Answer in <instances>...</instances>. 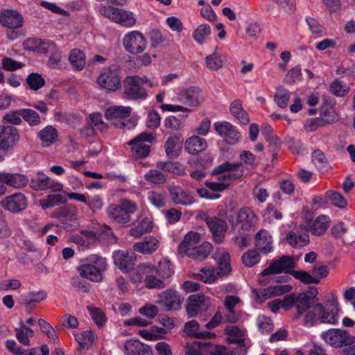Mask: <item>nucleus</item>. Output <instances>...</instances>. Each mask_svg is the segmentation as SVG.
I'll list each match as a JSON object with an SVG mask.
<instances>
[{
	"label": "nucleus",
	"instance_id": "nucleus-36",
	"mask_svg": "<svg viewBox=\"0 0 355 355\" xmlns=\"http://www.w3.org/2000/svg\"><path fill=\"white\" fill-rule=\"evenodd\" d=\"M159 245V241L157 238L148 236L143 241L135 243L133 249L142 254H151L158 248Z\"/></svg>",
	"mask_w": 355,
	"mask_h": 355
},
{
	"label": "nucleus",
	"instance_id": "nucleus-50",
	"mask_svg": "<svg viewBox=\"0 0 355 355\" xmlns=\"http://www.w3.org/2000/svg\"><path fill=\"white\" fill-rule=\"evenodd\" d=\"M320 118L324 125L334 123L338 120V116L334 107L330 103H324L320 108Z\"/></svg>",
	"mask_w": 355,
	"mask_h": 355
},
{
	"label": "nucleus",
	"instance_id": "nucleus-52",
	"mask_svg": "<svg viewBox=\"0 0 355 355\" xmlns=\"http://www.w3.org/2000/svg\"><path fill=\"white\" fill-rule=\"evenodd\" d=\"M69 60L76 71H81L84 69L85 65V53L78 49H73L70 51Z\"/></svg>",
	"mask_w": 355,
	"mask_h": 355
},
{
	"label": "nucleus",
	"instance_id": "nucleus-16",
	"mask_svg": "<svg viewBox=\"0 0 355 355\" xmlns=\"http://www.w3.org/2000/svg\"><path fill=\"white\" fill-rule=\"evenodd\" d=\"M210 306V299L204 294H194L189 297L187 304V313L189 318L206 311Z\"/></svg>",
	"mask_w": 355,
	"mask_h": 355
},
{
	"label": "nucleus",
	"instance_id": "nucleus-21",
	"mask_svg": "<svg viewBox=\"0 0 355 355\" xmlns=\"http://www.w3.org/2000/svg\"><path fill=\"white\" fill-rule=\"evenodd\" d=\"M19 140L18 130L14 126H0V150L5 151L12 148Z\"/></svg>",
	"mask_w": 355,
	"mask_h": 355
},
{
	"label": "nucleus",
	"instance_id": "nucleus-23",
	"mask_svg": "<svg viewBox=\"0 0 355 355\" xmlns=\"http://www.w3.org/2000/svg\"><path fill=\"white\" fill-rule=\"evenodd\" d=\"M114 264L123 272L130 270L135 262L136 255L134 252L117 250L112 254Z\"/></svg>",
	"mask_w": 355,
	"mask_h": 355
},
{
	"label": "nucleus",
	"instance_id": "nucleus-61",
	"mask_svg": "<svg viewBox=\"0 0 355 355\" xmlns=\"http://www.w3.org/2000/svg\"><path fill=\"white\" fill-rule=\"evenodd\" d=\"M349 90V85L339 79H335L329 85L330 92L338 97L345 96Z\"/></svg>",
	"mask_w": 355,
	"mask_h": 355
},
{
	"label": "nucleus",
	"instance_id": "nucleus-17",
	"mask_svg": "<svg viewBox=\"0 0 355 355\" xmlns=\"http://www.w3.org/2000/svg\"><path fill=\"white\" fill-rule=\"evenodd\" d=\"M294 305L297 309L295 317L298 318L309 307V297L306 293H301L297 297L294 295H286L282 300V307L285 310L290 309Z\"/></svg>",
	"mask_w": 355,
	"mask_h": 355
},
{
	"label": "nucleus",
	"instance_id": "nucleus-26",
	"mask_svg": "<svg viewBox=\"0 0 355 355\" xmlns=\"http://www.w3.org/2000/svg\"><path fill=\"white\" fill-rule=\"evenodd\" d=\"M0 182L14 189H19L27 186L29 180L27 176L24 174L0 173Z\"/></svg>",
	"mask_w": 355,
	"mask_h": 355
},
{
	"label": "nucleus",
	"instance_id": "nucleus-42",
	"mask_svg": "<svg viewBox=\"0 0 355 355\" xmlns=\"http://www.w3.org/2000/svg\"><path fill=\"white\" fill-rule=\"evenodd\" d=\"M330 222V218L328 216L320 215L317 217L313 220V224L309 226V232H311L314 235L320 236L328 229Z\"/></svg>",
	"mask_w": 355,
	"mask_h": 355
},
{
	"label": "nucleus",
	"instance_id": "nucleus-51",
	"mask_svg": "<svg viewBox=\"0 0 355 355\" xmlns=\"http://www.w3.org/2000/svg\"><path fill=\"white\" fill-rule=\"evenodd\" d=\"M288 243L295 248H300L306 246L309 243V236L306 233L297 234L290 232L286 236Z\"/></svg>",
	"mask_w": 355,
	"mask_h": 355
},
{
	"label": "nucleus",
	"instance_id": "nucleus-55",
	"mask_svg": "<svg viewBox=\"0 0 355 355\" xmlns=\"http://www.w3.org/2000/svg\"><path fill=\"white\" fill-rule=\"evenodd\" d=\"M184 331L189 336H195L198 338H211L215 334L210 332H200L199 324L196 320L187 322L184 325Z\"/></svg>",
	"mask_w": 355,
	"mask_h": 355
},
{
	"label": "nucleus",
	"instance_id": "nucleus-27",
	"mask_svg": "<svg viewBox=\"0 0 355 355\" xmlns=\"http://www.w3.org/2000/svg\"><path fill=\"white\" fill-rule=\"evenodd\" d=\"M255 246L260 252L267 254L273 250V239L266 230H260L255 235Z\"/></svg>",
	"mask_w": 355,
	"mask_h": 355
},
{
	"label": "nucleus",
	"instance_id": "nucleus-44",
	"mask_svg": "<svg viewBox=\"0 0 355 355\" xmlns=\"http://www.w3.org/2000/svg\"><path fill=\"white\" fill-rule=\"evenodd\" d=\"M207 146L206 140L198 136H193L185 142L186 150L192 155H196L204 150Z\"/></svg>",
	"mask_w": 355,
	"mask_h": 355
},
{
	"label": "nucleus",
	"instance_id": "nucleus-3",
	"mask_svg": "<svg viewBox=\"0 0 355 355\" xmlns=\"http://www.w3.org/2000/svg\"><path fill=\"white\" fill-rule=\"evenodd\" d=\"M98 10L101 16L122 27L132 28L136 24V15L132 11L104 5H101Z\"/></svg>",
	"mask_w": 355,
	"mask_h": 355
},
{
	"label": "nucleus",
	"instance_id": "nucleus-35",
	"mask_svg": "<svg viewBox=\"0 0 355 355\" xmlns=\"http://www.w3.org/2000/svg\"><path fill=\"white\" fill-rule=\"evenodd\" d=\"M153 230V222L148 217H139L133 227H132L129 233L135 238L140 237L144 234L150 232Z\"/></svg>",
	"mask_w": 355,
	"mask_h": 355
},
{
	"label": "nucleus",
	"instance_id": "nucleus-28",
	"mask_svg": "<svg viewBox=\"0 0 355 355\" xmlns=\"http://www.w3.org/2000/svg\"><path fill=\"white\" fill-rule=\"evenodd\" d=\"M0 23L9 29H18L23 25V19L17 12L8 10L0 12Z\"/></svg>",
	"mask_w": 355,
	"mask_h": 355
},
{
	"label": "nucleus",
	"instance_id": "nucleus-5",
	"mask_svg": "<svg viewBox=\"0 0 355 355\" xmlns=\"http://www.w3.org/2000/svg\"><path fill=\"white\" fill-rule=\"evenodd\" d=\"M51 216L62 224L67 231H72L78 226V208L73 204H64L53 212Z\"/></svg>",
	"mask_w": 355,
	"mask_h": 355
},
{
	"label": "nucleus",
	"instance_id": "nucleus-31",
	"mask_svg": "<svg viewBox=\"0 0 355 355\" xmlns=\"http://www.w3.org/2000/svg\"><path fill=\"white\" fill-rule=\"evenodd\" d=\"M125 355H150V348L137 339H130L124 345Z\"/></svg>",
	"mask_w": 355,
	"mask_h": 355
},
{
	"label": "nucleus",
	"instance_id": "nucleus-2",
	"mask_svg": "<svg viewBox=\"0 0 355 355\" xmlns=\"http://www.w3.org/2000/svg\"><path fill=\"white\" fill-rule=\"evenodd\" d=\"M148 85L150 88L158 86L157 81H153L146 76H130L124 80V94L127 98L130 100L145 99L148 96L147 91L142 87Z\"/></svg>",
	"mask_w": 355,
	"mask_h": 355
},
{
	"label": "nucleus",
	"instance_id": "nucleus-34",
	"mask_svg": "<svg viewBox=\"0 0 355 355\" xmlns=\"http://www.w3.org/2000/svg\"><path fill=\"white\" fill-rule=\"evenodd\" d=\"M169 193L172 200L176 204L189 205L193 202V197L180 187H171Z\"/></svg>",
	"mask_w": 355,
	"mask_h": 355
},
{
	"label": "nucleus",
	"instance_id": "nucleus-7",
	"mask_svg": "<svg viewBox=\"0 0 355 355\" xmlns=\"http://www.w3.org/2000/svg\"><path fill=\"white\" fill-rule=\"evenodd\" d=\"M155 266L150 263H146L140 264L137 266V273L132 274L131 279L135 282H139L143 278V275H146L145 284L148 288H162L164 287L162 280L153 275L155 272Z\"/></svg>",
	"mask_w": 355,
	"mask_h": 355
},
{
	"label": "nucleus",
	"instance_id": "nucleus-48",
	"mask_svg": "<svg viewBox=\"0 0 355 355\" xmlns=\"http://www.w3.org/2000/svg\"><path fill=\"white\" fill-rule=\"evenodd\" d=\"M230 111L242 124L246 125L250 122L248 114L243 108L242 103L240 100H235L231 103Z\"/></svg>",
	"mask_w": 355,
	"mask_h": 355
},
{
	"label": "nucleus",
	"instance_id": "nucleus-6",
	"mask_svg": "<svg viewBox=\"0 0 355 355\" xmlns=\"http://www.w3.org/2000/svg\"><path fill=\"white\" fill-rule=\"evenodd\" d=\"M321 337L327 344L334 348L351 345L355 343V336L341 329H330L322 332Z\"/></svg>",
	"mask_w": 355,
	"mask_h": 355
},
{
	"label": "nucleus",
	"instance_id": "nucleus-59",
	"mask_svg": "<svg viewBox=\"0 0 355 355\" xmlns=\"http://www.w3.org/2000/svg\"><path fill=\"white\" fill-rule=\"evenodd\" d=\"M211 250V244L208 242H205L200 245H198L193 249V252H191L187 257L197 260H202L205 259L209 254Z\"/></svg>",
	"mask_w": 355,
	"mask_h": 355
},
{
	"label": "nucleus",
	"instance_id": "nucleus-14",
	"mask_svg": "<svg viewBox=\"0 0 355 355\" xmlns=\"http://www.w3.org/2000/svg\"><path fill=\"white\" fill-rule=\"evenodd\" d=\"M155 139L153 134L144 132L129 141L128 145L132 146V151L137 157L145 158L150 150V146L146 142L152 143Z\"/></svg>",
	"mask_w": 355,
	"mask_h": 355
},
{
	"label": "nucleus",
	"instance_id": "nucleus-43",
	"mask_svg": "<svg viewBox=\"0 0 355 355\" xmlns=\"http://www.w3.org/2000/svg\"><path fill=\"white\" fill-rule=\"evenodd\" d=\"M24 49L28 51H35L41 48L46 51H53L55 44L51 40H42L35 38H28L24 42Z\"/></svg>",
	"mask_w": 355,
	"mask_h": 355
},
{
	"label": "nucleus",
	"instance_id": "nucleus-29",
	"mask_svg": "<svg viewBox=\"0 0 355 355\" xmlns=\"http://www.w3.org/2000/svg\"><path fill=\"white\" fill-rule=\"evenodd\" d=\"M70 241L80 247L89 248L96 242V233L94 230H82L71 235Z\"/></svg>",
	"mask_w": 355,
	"mask_h": 355
},
{
	"label": "nucleus",
	"instance_id": "nucleus-20",
	"mask_svg": "<svg viewBox=\"0 0 355 355\" xmlns=\"http://www.w3.org/2000/svg\"><path fill=\"white\" fill-rule=\"evenodd\" d=\"M214 127L216 132L228 144H236L241 137L236 128L228 121L216 122Z\"/></svg>",
	"mask_w": 355,
	"mask_h": 355
},
{
	"label": "nucleus",
	"instance_id": "nucleus-58",
	"mask_svg": "<svg viewBox=\"0 0 355 355\" xmlns=\"http://www.w3.org/2000/svg\"><path fill=\"white\" fill-rule=\"evenodd\" d=\"M291 93L288 89L282 86H279L276 89L274 96V101L277 105L281 108H286L288 105Z\"/></svg>",
	"mask_w": 355,
	"mask_h": 355
},
{
	"label": "nucleus",
	"instance_id": "nucleus-54",
	"mask_svg": "<svg viewBox=\"0 0 355 355\" xmlns=\"http://www.w3.org/2000/svg\"><path fill=\"white\" fill-rule=\"evenodd\" d=\"M156 166L158 168L175 175H182L185 173L184 168L178 162H158Z\"/></svg>",
	"mask_w": 355,
	"mask_h": 355
},
{
	"label": "nucleus",
	"instance_id": "nucleus-56",
	"mask_svg": "<svg viewBox=\"0 0 355 355\" xmlns=\"http://www.w3.org/2000/svg\"><path fill=\"white\" fill-rule=\"evenodd\" d=\"M211 29L209 25L202 24L199 25L193 32V39L199 44H204L209 37Z\"/></svg>",
	"mask_w": 355,
	"mask_h": 355
},
{
	"label": "nucleus",
	"instance_id": "nucleus-11",
	"mask_svg": "<svg viewBox=\"0 0 355 355\" xmlns=\"http://www.w3.org/2000/svg\"><path fill=\"white\" fill-rule=\"evenodd\" d=\"M203 100L202 90L195 86H191L180 91L175 97V101L184 105V107H198Z\"/></svg>",
	"mask_w": 355,
	"mask_h": 355
},
{
	"label": "nucleus",
	"instance_id": "nucleus-39",
	"mask_svg": "<svg viewBox=\"0 0 355 355\" xmlns=\"http://www.w3.org/2000/svg\"><path fill=\"white\" fill-rule=\"evenodd\" d=\"M293 286L290 284H278L268 286L261 292L262 300H266L273 297L279 296L287 293L290 292Z\"/></svg>",
	"mask_w": 355,
	"mask_h": 355
},
{
	"label": "nucleus",
	"instance_id": "nucleus-57",
	"mask_svg": "<svg viewBox=\"0 0 355 355\" xmlns=\"http://www.w3.org/2000/svg\"><path fill=\"white\" fill-rule=\"evenodd\" d=\"M96 335L92 330H87L81 334H75L76 340L81 349H87L96 340Z\"/></svg>",
	"mask_w": 355,
	"mask_h": 355
},
{
	"label": "nucleus",
	"instance_id": "nucleus-63",
	"mask_svg": "<svg viewBox=\"0 0 355 355\" xmlns=\"http://www.w3.org/2000/svg\"><path fill=\"white\" fill-rule=\"evenodd\" d=\"M323 311L320 313V320L322 323L336 324L338 322V309H329L322 306Z\"/></svg>",
	"mask_w": 355,
	"mask_h": 355
},
{
	"label": "nucleus",
	"instance_id": "nucleus-37",
	"mask_svg": "<svg viewBox=\"0 0 355 355\" xmlns=\"http://www.w3.org/2000/svg\"><path fill=\"white\" fill-rule=\"evenodd\" d=\"M15 337L17 340L24 346L31 345V338L34 336V331L28 327L25 322L20 320L19 327L15 328Z\"/></svg>",
	"mask_w": 355,
	"mask_h": 355
},
{
	"label": "nucleus",
	"instance_id": "nucleus-4",
	"mask_svg": "<svg viewBox=\"0 0 355 355\" xmlns=\"http://www.w3.org/2000/svg\"><path fill=\"white\" fill-rule=\"evenodd\" d=\"M137 209L133 201L126 198L121 199L118 203L110 204L107 209L109 218L118 223L125 224L130 221L131 215Z\"/></svg>",
	"mask_w": 355,
	"mask_h": 355
},
{
	"label": "nucleus",
	"instance_id": "nucleus-38",
	"mask_svg": "<svg viewBox=\"0 0 355 355\" xmlns=\"http://www.w3.org/2000/svg\"><path fill=\"white\" fill-rule=\"evenodd\" d=\"M221 276L220 270L211 266L202 268L197 274V278L205 284H213Z\"/></svg>",
	"mask_w": 355,
	"mask_h": 355
},
{
	"label": "nucleus",
	"instance_id": "nucleus-13",
	"mask_svg": "<svg viewBox=\"0 0 355 355\" xmlns=\"http://www.w3.org/2000/svg\"><path fill=\"white\" fill-rule=\"evenodd\" d=\"M185 355H225V348L209 342H194L187 345Z\"/></svg>",
	"mask_w": 355,
	"mask_h": 355
},
{
	"label": "nucleus",
	"instance_id": "nucleus-1",
	"mask_svg": "<svg viewBox=\"0 0 355 355\" xmlns=\"http://www.w3.org/2000/svg\"><path fill=\"white\" fill-rule=\"evenodd\" d=\"M107 268L106 259L93 254L80 261L77 271L82 277L99 283L103 280V273Z\"/></svg>",
	"mask_w": 355,
	"mask_h": 355
},
{
	"label": "nucleus",
	"instance_id": "nucleus-24",
	"mask_svg": "<svg viewBox=\"0 0 355 355\" xmlns=\"http://www.w3.org/2000/svg\"><path fill=\"white\" fill-rule=\"evenodd\" d=\"M206 223L216 243H221L225 237L227 225L225 220L217 217H208Z\"/></svg>",
	"mask_w": 355,
	"mask_h": 355
},
{
	"label": "nucleus",
	"instance_id": "nucleus-62",
	"mask_svg": "<svg viewBox=\"0 0 355 355\" xmlns=\"http://www.w3.org/2000/svg\"><path fill=\"white\" fill-rule=\"evenodd\" d=\"M336 73L343 77H355V62L350 59L344 60L337 68Z\"/></svg>",
	"mask_w": 355,
	"mask_h": 355
},
{
	"label": "nucleus",
	"instance_id": "nucleus-60",
	"mask_svg": "<svg viewBox=\"0 0 355 355\" xmlns=\"http://www.w3.org/2000/svg\"><path fill=\"white\" fill-rule=\"evenodd\" d=\"M211 250V244L208 242H205L200 245H198L193 249V252H191L187 257L197 260H202L205 259L209 254Z\"/></svg>",
	"mask_w": 355,
	"mask_h": 355
},
{
	"label": "nucleus",
	"instance_id": "nucleus-53",
	"mask_svg": "<svg viewBox=\"0 0 355 355\" xmlns=\"http://www.w3.org/2000/svg\"><path fill=\"white\" fill-rule=\"evenodd\" d=\"M154 272L161 278H169L174 272L172 263L166 258L162 259L157 267H155Z\"/></svg>",
	"mask_w": 355,
	"mask_h": 355
},
{
	"label": "nucleus",
	"instance_id": "nucleus-46",
	"mask_svg": "<svg viewBox=\"0 0 355 355\" xmlns=\"http://www.w3.org/2000/svg\"><path fill=\"white\" fill-rule=\"evenodd\" d=\"M311 298L309 297V300ZM323 311L322 305L316 304L313 306L311 305L309 302V307L304 312L305 313L304 324L306 327H311L313 325L316 320H320V313Z\"/></svg>",
	"mask_w": 355,
	"mask_h": 355
},
{
	"label": "nucleus",
	"instance_id": "nucleus-49",
	"mask_svg": "<svg viewBox=\"0 0 355 355\" xmlns=\"http://www.w3.org/2000/svg\"><path fill=\"white\" fill-rule=\"evenodd\" d=\"M225 333L228 336V340L232 343L243 344L245 340V331L237 326H227Z\"/></svg>",
	"mask_w": 355,
	"mask_h": 355
},
{
	"label": "nucleus",
	"instance_id": "nucleus-47",
	"mask_svg": "<svg viewBox=\"0 0 355 355\" xmlns=\"http://www.w3.org/2000/svg\"><path fill=\"white\" fill-rule=\"evenodd\" d=\"M5 345L7 349L13 355H40L37 348L24 349L13 339L7 340Z\"/></svg>",
	"mask_w": 355,
	"mask_h": 355
},
{
	"label": "nucleus",
	"instance_id": "nucleus-33",
	"mask_svg": "<svg viewBox=\"0 0 355 355\" xmlns=\"http://www.w3.org/2000/svg\"><path fill=\"white\" fill-rule=\"evenodd\" d=\"M182 142V139L180 138V135H171L167 138L164 145L166 155L170 158H175L178 157L181 149Z\"/></svg>",
	"mask_w": 355,
	"mask_h": 355
},
{
	"label": "nucleus",
	"instance_id": "nucleus-9",
	"mask_svg": "<svg viewBox=\"0 0 355 355\" xmlns=\"http://www.w3.org/2000/svg\"><path fill=\"white\" fill-rule=\"evenodd\" d=\"M131 111L132 108L129 106H111L106 109L105 116L107 119L110 120L116 127L130 129L131 125H128L127 121L130 116Z\"/></svg>",
	"mask_w": 355,
	"mask_h": 355
},
{
	"label": "nucleus",
	"instance_id": "nucleus-45",
	"mask_svg": "<svg viewBox=\"0 0 355 355\" xmlns=\"http://www.w3.org/2000/svg\"><path fill=\"white\" fill-rule=\"evenodd\" d=\"M67 200V198L64 195L55 192V193L49 194L45 198L41 199L40 205L43 209H46L64 205Z\"/></svg>",
	"mask_w": 355,
	"mask_h": 355
},
{
	"label": "nucleus",
	"instance_id": "nucleus-19",
	"mask_svg": "<svg viewBox=\"0 0 355 355\" xmlns=\"http://www.w3.org/2000/svg\"><path fill=\"white\" fill-rule=\"evenodd\" d=\"M241 167V162L231 163L229 162H225L215 167L211 174L219 175L227 173V174L220 175V177L228 178V181L232 182L233 180H238L243 176V170Z\"/></svg>",
	"mask_w": 355,
	"mask_h": 355
},
{
	"label": "nucleus",
	"instance_id": "nucleus-8",
	"mask_svg": "<svg viewBox=\"0 0 355 355\" xmlns=\"http://www.w3.org/2000/svg\"><path fill=\"white\" fill-rule=\"evenodd\" d=\"M97 83L101 89L114 92L121 87V77L118 69H104L97 78Z\"/></svg>",
	"mask_w": 355,
	"mask_h": 355
},
{
	"label": "nucleus",
	"instance_id": "nucleus-18",
	"mask_svg": "<svg viewBox=\"0 0 355 355\" xmlns=\"http://www.w3.org/2000/svg\"><path fill=\"white\" fill-rule=\"evenodd\" d=\"M184 297L178 291L166 290L158 295L157 303L167 311H177L181 308Z\"/></svg>",
	"mask_w": 355,
	"mask_h": 355
},
{
	"label": "nucleus",
	"instance_id": "nucleus-41",
	"mask_svg": "<svg viewBox=\"0 0 355 355\" xmlns=\"http://www.w3.org/2000/svg\"><path fill=\"white\" fill-rule=\"evenodd\" d=\"M215 259L218 262L217 269L223 275H227L231 271L230 255L229 252L223 249H218L214 255Z\"/></svg>",
	"mask_w": 355,
	"mask_h": 355
},
{
	"label": "nucleus",
	"instance_id": "nucleus-40",
	"mask_svg": "<svg viewBox=\"0 0 355 355\" xmlns=\"http://www.w3.org/2000/svg\"><path fill=\"white\" fill-rule=\"evenodd\" d=\"M38 137L44 147H49L58 140V133L52 125H47L38 132Z\"/></svg>",
	"mask_w": 355,
	"mask_h": 355
},
{
	"label": "nucleus",
	"instance_id": "nucleus-32",
	"mask_svg": "<svg viewBox=\"0 0 355 355\" xmlns=\"http://www.w3.org/2000/svg\"><path fill=\"white\" fill-rule=\"evenodd\" d=\"M236 221L243 230H248L255 225L257 218L255 214L251 209L243 207L238 211Z\"/></svg>",
	"mask_w": 355,
	"mask_h": 355
},
{
	"label": "nucleus",
	"instance_id": "nucleus-12",
	"mask_svg": "<svg viewBox=\"0 0 355 355\" xmlns=\"http://www.w3.org/2000/svg\"><path fill=\"white\" fill-rule=\"evenodd\" d=\"M125 49L132 54L142 53L146 48L147 42L144 35L138 31L126 33L123 38Z\"/></svg>",
	"mask_w": 355,
	"mask_h": 355
},
{
	"label": "nucleus",
	"instance_id": "nucleus-64",
	"mask_svg": "<svg viewBox=\"0 0 355 355\" xmlns=\"http://www.w3.org/2000/svg\"><path fill=\"white\" fill-rule=\"evenodd\" d=\"M47 297V293L44 291H31L22 296L24 302L26 304H38L44 300Z\"/></svg>",
	"mask_w": 355,
	"mask_h": 355
},
{
	"label": "nucleus",
	"instance_id": "nucleus-15",
	"mask_svg": "<svg viewBox=\"0 0 355 355\" xmlns=\"http://www.w3.org/2000/svg\"><path fill=\"white\" fill-rule=\"evenodd\" d=\"M295 267V262L293 258L288 255H284L279 259L272 261L268 267L262 272L263 276H268L282 272H291Z\"/></svg>",
	"mask_w": 355,
	"mask_h": 355
},
{
	"label": "nucleus",
	"instance_id": "nucleus-22",
	"mask_svg": "<svg viewBox=\"0 0 355 355\" xmlns=\"http://www.w3.org/2000/svg\"><path fill=\"white\" fill-rule=\"evenodd\" d=\"M1 207L12 213H18L27 206V199L21 193H15L4 198L1 202Z\"/></svg>",
	"mask_w": 355,
	"mask_h": 355
},
{
	"label": "nucleus",
	"instance_id": "nucleus-30",
	"mask_svg": "<svg viewBox=\"0 0 355 355\" xmlns=\"http://www.w3.org/2000/svg\"><path fill=\"white\" fill-rule=\"evenodd\" d=\"M200 234L196 232L191 231L184 237L183 241L178 246V251L182 255L188 256L191 252L198 245Z\"/></svg>",
	"mask_w": 355,
	"mask_h": 355
},
{
	"label": "nucleus",
	"instance_id": "nucleus-10",
	"mask_svg": "<svg viewBox=\"0 0 355 355\" xmlns=\"http://www.w3.org/2000/svg\"><path fill=\"white\" fill-rule=\"evenodd\" d=\"M30 187L37 191H44L50 189L53 192H60L62 191L64 185L61 182L51 179L40 171L31 180Z\"/></svg>",
	"mask_w": 355,
	"mask_h": 355
},
{
	"label": "nucleus",
	"instance_id": "nucleus-25",
	"mask_svg": "<svg viewBox=\"0 0 355 355\" xmlns=\"http://www.w3.org/2000/svg\"><path fill=\"white\" fill-rule=\"evenodd\" d=\"M241 299L236 295H227L223 301L224 308L226 312L224 313V320L227 322L235 323L239 320V315L236 308L241 304Z\"/></svg>",
	"mask_w": 355,
	"mask_h": 355
}]
</instances>
